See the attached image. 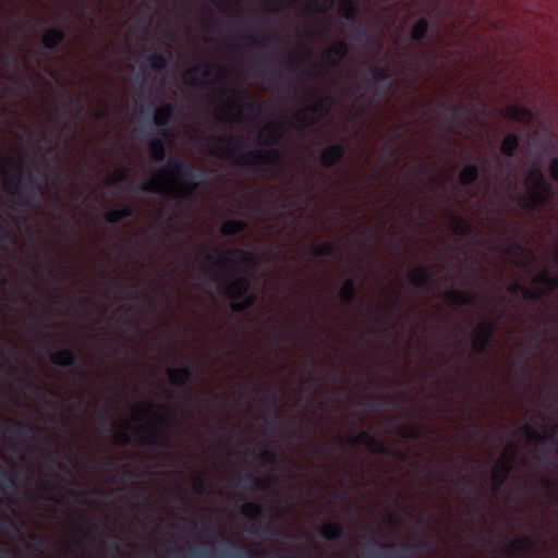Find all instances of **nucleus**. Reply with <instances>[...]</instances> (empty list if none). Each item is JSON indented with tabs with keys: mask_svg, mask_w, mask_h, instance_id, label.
Returning a JSON list of instances; mask_svg holds the SVG:
<instances>
[{
	"mask_svg": "<svg viewBox=\"0 0 558 558\" xmlns=\"http://www.w3.org/2000/svg\"><path fill=\"white\" fill-rule=\"evenodd\" d=\"M429 31V22L425 17H421L412 25L410 36L414 41L422 43L426 39Z\"/></svg>",
	"mask_w": 558,
	"mask_h": 558,
	"instance_id": "e433bc0d",
	"label": "nucleus"
},
{
	"mask_svg": "<svg viewBox=\"0 0 558 558\" xmlns=\"http://www.w3.org/2000/svg\"><path fill=\"white\" fill-rule=\"evenodd\" d=\"M398 434L407 439H418L422 436V433L414 427H402Z\"/></svg>",
	"mask_w": 558,
	"mask_h": 558,
	"instance_id": "052dcab7",
	"label": "nucleus"
},
{
	"mask_svg": "<svg viewBox=\"0 0 558 558\" xmlns=\"http://www.w3.org/2000/svg\"><path fill=\"white\" fill-rule=\"evenodd\" d=\"M450 228L456 235L461 238L471 236L474 232V227L462 217H452Z\"/></svg>",
	"mask_w": 558,
	"mask_h": 558,
	"instance_id": "f704fd0d",
	"label": "nucleus"
},
{
	"mask_svg": "<svg viewBox=\"0 0 558 558\" xmlns=\"http://www.w3.org/2000/svg\"><path fill=\"white\" fill-rule=\"evenodd\" d=\"M133 216H134V209L131 206L125 205L119 209L108 210L105 214V219L108 223L116 225V223H119L125 219L133 217Z\"/></svg>",
	"mask_w": 558,
	"mask_h": 558,
	"instance_id": "473e14b6",
	"label": "nucleus"
},
{
	"mask_svg": "<svg viewBox=\"0 0 558 558\" xmlns=\"http://www.w3.org/2000/svg\"><path fill=\"white\" fill-rule=\"evenodd\" d=\"M150 157L155 162H162L166 160L168 149L165 141L160 137L154 138L149 143Z\"/></svg>",
	"mask_w": 558,
	"mask_h": 558,
	"instance_id": "c9c22d12",
	"label": "nucleus"
},
{
	"mask_svg": "<svg viewBox=\"0 0 558 558\" xmlns=\"http://www.w3.org/2000/svg\"><path fill=\"white\" fill-rule=\"evenodd\" d=\"M50 362L57 366L80 368L81 363L75 351L61 348L50 354Z\"/></svg>",
	"mask_w": 558,
	"mask_h": 558,
	"instance_id": "5701e85b",
	"label": "nucleus"
},
{
	"mask_svg": "<svg viewBox=\"0 0 558 558\" xmlns=\"http://www.w3.org/2000/svg\"><path fill=\"white\" fill-rule=\"evenodd\" d=\"M167 374L172 385L177 387H183L190 384L194 378V368L190 365L182 366L180 368L168 367Z\"/></svg>",
	"mask_w": 558,
	"mask_h": 558,
	"instance_id": "393cba45",
	"label": "nucleus"
},
{
	"mask_svg": "<svg viewBox=\"0 0 558 558\" xmlns=\"http://www.w3.org/2000/svg\"><path fill=\"white\" fill-rule=\"evenodd\" d=\"M340 14L345 21L355 23L359 14L356 2L354 0H341Z\"/></svg>",
	"mask_w": 558,
	"mask_h": 558,
	"instance_id": "a19ab883",
	"label": "nucleus"
},
{
	"mask_svg": "<svg viewBox=\"0 0 558 558\" xmlns=\"http://www.w3.org/2000/svg\"><path fill=\"white\" fill-rule=\"evenodd\" d=\"M508 118L515 122L530 124L534 120V113L524 106L513 105L509 108Z\"/></svg>",
	"mask_w": 558,
	"mask_h": 558,
	"instance_id": "c756f323",
	"label": "nucleus"
},
{
	"mask_svg": "<svg viewBox=\"0 0 558 558\" xmlns=\"http://www.w3.org/2000/svg\"><path fill=\"white\" fill-rule=\"evenodd\" d=\"M520 144V136L517 133H509L501 143V151L507 157H513Z\"/></svg>",
	"mask_w": 558,
	"mask_h": 558,
	"instance_id": "c03bdc74",
	"label": "nucleus"
},
{
	"mask_svg": "<svg viewBox=\"0 0 558 558\" xmlns=\"http://www.w3.org/2000/svg\"><path fill=\"white\" fill-rule=\"evenodd\" d=\"M146 63L151 70L160 71L169 65V60L161 50H155L147 56Z\"/></svg>",
	"mask_w": 558,
	"mask_h": 558,
	"instance_id": "79ce46f5",
	"label": "nucleus"
},
{
	"mask_svg": "<svg viewBox=\"0 0 558 558\" xmlns=\"http://www.w3.org/2000/svg\"><path fill=\"white\" fill-rule=\"evenodd\" d=\"M83 522L86 529L80 525L77 520H72V525L75 531L82 533L81 537L76 538V543L80 545H84L85 541H92V531H99L98 524L93 522L90 519H84Z\"/></svg>",
	"mask_w": 558,
	"mask_h": 558,
	"instance_id": "2f4dec72",
	"label": "nucleus"
},
{
	"mask_svg": "<svg viewBox=\"0 0 558 558\" xmlns=\"http://www.w3.org/2000/svg\"><path fill=\"white\" fill-rule=\"evenodd\" d=\"M160 409L163 411H168L173 420L165 417L162 415L158 416V426H154L150 428L140 426L136 432V440L143 445H149L155 449H165L170 447L171 440L168 436L163 435L158 427L169 430L172 426L178 424V410H169L165 405H160Z\"/></svg>",
	"mask_w": 558,
	"mask_h": 558,
	"instance_id": "423d86ee",
	"label": "nucleus"
},
{
	"mask_svg": "<svg viewBox=\"0 0 558 558\" xmlns=\"http://www.w3.org/2000/svg\"><path fill=\"white\" fill-rule=\"evenodd\" d=\"M286 125L283 122L269 123L258 135V143L262 146L270 147L279 144L284 135Z\"/></svg>",
	"mask_w": 558,
	"mask_h": 558,
	"instance_id": "6ab92c4d",
	"label": "nucleus"
},
{
	"mask_svg": "<svg viewBox=\"0 0 558 558\" xmlns=\"http://www.w3.org/2000/svg\"><path fill=\"white\" fill-rule=\"evenodd\" d=\"M247 228V223L242 219H229L223 222L221 227V234L226 236H233Z\"/></svg>",
	"mask_w": 558,
	"mask_h": 558,
	"instance_id": "4c0bfd02",
	"label": "nucleus"
},
{
	"mask_svg": "<svg viewBox=\"0 0 558 558\" xmlns=\"http://www.w3.org/2000/svg\"><path fill=\"white\" fill-rule=\"evenodd\" d=\"M512 471V465L508 461L507 457L504 454L494 465L493 474L490 477L492 488L494 492H499L507 478L509 477Z\"/></svg>",
	"mask_w": 558,
	"mask_h": 558,
	"instance_id": "412c9836",
	"label": "nucleus"
},
{
	"mask_svg": "<svg viewBox=\"0 0 558 558\" xmlns=\"http://www.w3.org/2000/svg\"><path fill=\"white\" fill-rule=\"evenodd\" d=\"M446 302L452 310L472 311L476 305V295L463 291H449Z\"/></svg>",
	"mask_w": 558,
	"mask_h": 558,
	"instance_id": "aec40b11",
	"label": "nucleus"
},
{
	"mask_svg": "<svg viewBox=\"0 0 558 558\" xmlns=\"http://www.w3.org/2000/svg\"><path fill=\"white\" fill-rule=\"evenodd\" d=\"M161 173L167 174L175 184V192L169 194L170 198L192 202L198 189V179L202 170L194 168L190 162L180 157H171L168 166L161 168Z\"/></svg>",
	"mask_w": 558,
	"mask_h": 558,
	"instance_id": "7ed1b4c3",
	"label": "nucleus"
},
{
	"mask_svg": "<svg viewBox=\"0 0 558 558\" xmlns=\"http://www.w3.org/2000/svg\"><path fill=\"white\" fill-rule=\"evenodd\" d=\"M65 38H66V33L63 29H61L59 27L49 28L44 34V37H43L44 48L48 52L58 51L61 48Z\"/></svg>",
	"mask_w": 558,
	"mask_h": 558,
	"instance_id": "a878e982",
	"label": "nucleus"
},
{
	"mask_svg": "<svg viewBox=\"0 0 558 558\" xmlns=\"http://www.w3.org/2000/svg\"><path fill=\"white\" fill-rule=\"evenodd\" d=\"M410 283L417 292H427L437 282V272L429 266L417 267L409 274Z\"/></svg>",
	"mask_w": 558,
	"mask_h": 558,
	"instance_id": "ddd939ff",
	"label": "nucleus"
},
{
	"mask_svg": "<svg viewBox=\"0 0 558 558\" xmlns=\"http://www.w3.org/2000/svg\"><path fill=\"white\" fill-rule=\"evenodd\" d=\"M330 23L327 22V21H320L319 23H317L313 28H312V32L313 34L315 35H322V34H327L330 32Z\"/></svg>",
	"mask_w": 558,
	"mask_h": 558,
	"instance_id": "680f3d73",
	"label": "nucleus"
},
{
	"mask_svg": "<svg viewBox=\"0 0 558 558\" xmlns=\"http://www.w3.org/2000/svg\"><path fill=\"white\" fill-rule=\"evenodd\" d=\"M480 177V169L476 165L465 166L459 173V181L462 185H472Z\"/></svg>",
	"mask_w": 558,
	"mask_h": 558,
	"instance_id": "37998d69",
	"label": "nucleus"
},
{
	"mask_svg": "<svg viewBox=\"0 0 558 558\" xmlns=\"http://www.w3.org/2000/svg\"><path fill=\"white\" fill-rule=\"evenodd\" d=\"M31 538L34 541L36 549L46 550L48 548V542L43 536L32 533Z\"/></svg>",
	"mask_w": 558,
	"mask_h": 558,
	"instance_id": "e2e57ef3",
	"label": "nucleus"
},
{
	"mask_svg": "<svg viewBox=\"0 0 558 558\" xmlns=\"http://www.w3.org/2000/svg\"><path fill=\"white\" fill-rule=\"evenodd\" d=\"M175 107L173 105H166L155 114V123L158 126H167L174 118Z\"/></svg>",
	"mask_w": 558,
	"mask_h": 558,
	"instance_id": "a18cd8bd",
	"label": "nucleus"
},
{
	"mask_svg": "<svg viewBox=\"0 0 558 558\" xmlns=\"http://www.w3.org/2000/svg\"><path fill=\"white\" fill-rule=\"evenodd\" d=\"M0 487L3 492L15 487V481L0 462Z\"/></svg>",
	"mask_w": 558,
	"mask_h": 558,
	"instance_id": "3c124183",
	"label": "nucleus"
},
{
	"mask_svg": "<svg viewBox=\"0 0 558 558\" xmlns=\"http://www.w3.org/2000/svg\"><path fill=\"white\" fill-rule=\"evenodd\" d=\"M253 459L263 465H275L279 463L280 454L274 449H263L253 452Z\"/></svg>",
	"mask_w": 558,
	"mask_h": 558,
	"instance_id": "ea45409f",
	"label": "nucleus"
},
{
	"mask_svg": "<svg viewBox=\"0 0 558 558\" xmlns=\"http://www.w3.org/2000/svg\"><path fill=\"white\" fill-rule=\"evenodd\" d=\"M527 549L535 550L536 544L532 537L523 536L511 542L507 550V555L510 558H517Z\"/></svg>",
	"mask_w": 558,
	"mask_h": 558,
	"instance_id": "c85d7f7f",
	"label": "nucleus"
},
{
	"mask_svg": "<svg viewBox=\"0 0 558 558\" xmlns=\"http://www.w3.org/2000/svg\"><path fill=\"white\" fill-rule=\"evenodd\" d=\"M242 513L253 521L251 526V533L254 535L262 536L265 539L275 538L279 533L276 529H272L265 521L268 511L258 504L255 502H245L241 508Z\"/></svg>",
	"mask_w": 558,
	"mask_h": 558,
	"instance_id": "6e6552de",
	"label": "nucleus"
},
{
	"mask_svg": "<svg viewBox=\"0 0 558 558\" xmlns=\"http://www.w3.org/2000/svg\"><path fill=\"white\" fill-rule=\"evenodd\" d=\"M348 53L349 45L343 39H338L324 52L323 58L330 68L337 69Z\"/></svg>",
	"mask_w": 558,
	"mask_h": 558,
	"instance_id": "a211bd4d",
	"label": "nucleus"
},
{
	"mask_svg": "<svg viewBox=\"0 0 558 558\" xmlns=\"http://www.w3.org/2000/svg\"><path fill=\"white\" fill-rule=\"evenodd\" d=\"M521 294L525 300H538L545 295V291L542 289L532 290L531 288L523 286Z\"/></svg>",
	"mask_w": 558,
	"mask_h": 558,
	"instance_id": "6e6d98bb",
	"label": "nucleus"
},
{
	"mask_svg": "<svg viewBox=\"0 0 558 558\" xmlns=\"http://www.w3.org/2000/svg\"><path fill=\"white\" fill-rule=\"evenodd\" d=\"M268 423L271 430H276V428L280 426L281 435L289 438L298 439L299 442L303 439L301 427L295 422L282 421L279 418V416H275L271 417Z\"/></svg>",
	"mask_w": 558,
	"mask_h": 558,
	"instance_id": "b1692460",
	"label": "nucleus"
},
{
	"mask_svg": "<svg viewBox=\"0 0 558 558\" xmlns=\"http://www.w3.org/2000/svg\"><path fill=\"white\" fill-rule=\"evenodd\" d=\"M208 146L211 155L250 167L267 177L271 175L283 160V153L280 149H246L248 140L243 136H217Z\"/></svg>",
	"mask_w": 558,
	"mask_h": 558,
	"instance_id": "f257e3e1",
	"label": "nucleus"
},
{
	"mask_svg": "<svg viewBox=\"0 0 558 558\" xmlns=\"http://www.w3.org/2000/svg\"><path fill=\"white\" fill-rule=\"evenodd\" d=\"M333 106L335 99L332 96H320L315 102L293 114V126L303 130L317 124L323 118L330 113Z\"/></svg>",
	"mask_w": 558,
	"mask_h": 558,
	"instance_id": "0eeeda50",
	"label": "nucleus"
},
{
	"mask_svg": "<svg viewBox=\"0 0 558 558\" xmlns=\"http://www.w3.org/2000/svg\"><path fill=\"white\" fill-rule=\"evenodd\" d=\"M250 484H254L259 490H266L267 489V482L266 481H260V480H256V478H252L251 474H247L245 476V478L241 480L239 482V486L244 489V490H247L251 485Z\"/></svg>",
	"mask_w": 558,
	"mask_h": 558,
	"instance_id": "603ef678",
	"label": "nucleus"
},
{
	"mask_svg": "<svg viewBox=\"0 0 558 558\" xmlns=\"http://www.w3.org/2000/svg\"><path fill=\"white\" fill-rule=\"evenodd\" d=\"M216 68L221 74L227 75L229 71L221 65L218 64H197L193 65L186 70L184 73V82L190 86H201L204 82L199 78V75L203 77L210 76V69Z\"/></svg>",
	"mask_w": 558,
	"mask_h": 558,
	"instance_id": "2eb2a0df",
	"label": "nucleus"
},
{
	"mask_svg": "<svg viewBox=\"0 0 558 558\" xmlns=\"http://www.w3.org/2000/svg\"><path fill=\"white\" fill-rule=\"evenodd\" d=\"M23 159H5L3 162L8 165L14 173L3 171L5 179L4 187L7 193L23 209H31L41 201L46 186L47 175L46 168H38V172L43 173V178H37L32 171L27 172L25 180L23 179Z\"/></svg>",
	"mask_w": 558,
	"mask_h": 558,
	"instance_id": "f03ea898",
	"label": "nucleus"
},
{
	"mask_svg": "<svg viewBox=\"0 0 558 558\" xmlns=\"http://www.w3.org/2000/svg\"><path fill=\"white\" fill-rule=\"evenodd\" d=\"M551 272L549 270H542L541 272H538L535 277H534V281L536 283H539L542 286H545L547 281L550 280V277H551Z\"/></svg>",
	"mask_w": 558,
	"mask_h": 558,
	"instance_id": "69168bd1",
	"label": "nucleus"
},
{
	"mask_svg": "<svg viewBox=\"0 0 558 558\" xmlns=\"http://www.w3.org/2000/svg\"><path fill=\"white\" fill-rule=\"evenodd\" d=\"M496 332L493 322L481 323L472 332V347L476 354H486L492 347V340Z\"/></svg>",
	"mask_w": 558,
	"mask_h": 558,
	"instance_id": "9b49d317",
	"label": "nucleus"
},
{
	"mask_svg": "<svg viewBox=\"0 0 558 558\" xmlns=\"http://www.w3.org/2000/svg\"><path fill=\"white\" fill-rule=\"evenodd\" d=\"M367 72L372 76L373 81L385 84L389 83L390 74L386 68L371 66Z\"/></svg>",
	"mask_w": 558,
	"mask_h": 558,
	"instance_id": "8fccbe9b",
	"label": "nucleus"
},
{
	"mask_svg": "<svg viewBox=\"0 0 558 558\" xmlns=\"http://www.w3.org/2000/svg\"><path fill=\"white\" fill-rule=\"evenodd\" d=\"M340 299L348 305H352L356 301L357 289L354 277H349L339 291Z\"/></svg>",
	"mask_w": 558,
	"mask_h": 558,
	"instance_id": "7c9ffc66",
	"label": "nucleus"
},
{
	"mask_svg": "<svg viewBox=\"0 0 558 558\" xmlns=\"http://www.w3.org/2000/svg\"><path fill=\"white\" fill-rule=\"evenodd\" d=\"M549 173L554 181L558 182V157H555L549 163Z\"/></svg>",
	"mask_w": 558,
	"mask_h": 558,
	"instance_id": "774afa93",
	"label": "nucleus"
},
{
	"mask_svg": "<svg viewBox=\"0 0 558 558\" xmlns=\"http://www.w3.org/2000/svg\"><path fill=\"white\" fill-rule=\"evenodd\" d=\"M543 289L546 292H553L558 289V276L551 275L550 280L546 282Z\"/></svg>",
	"mask_w": 558,
	"mask_h": 558,
	"instance_id": "338daca9",
	"label": "nucleus"
},
{
	"mask_svg": "<svg viewBox=\"0 0 558 558\" xmlns=\"http://www.w3.org/2000/svg\"><path fill=\"white\" fill-rule=\"evenodd\" d=\"M1 58L9 68H12L14 70L20 69L21 59L17 54L9 52V53H3L1 56Z\"/></svg>",
	"mask_w": 558,
	"mask_h": 558,
	"instance_id": "4d7b16f0",
	"label": "nucleus"
},
{
	"mask_svg": "<svg viewBox=\"0 0 558 558\" xmlns=\"http://www.w3.org/2000/svg\"><path fill=\"white\" fill-rule=\"evenodd\" d=\"M410 548L412 549L413 556L415 557V556L428 550L430 548V546L427 543L415 542L410 545Z\"/></svg>",
	"mask_w": 558,
	"mask_h": 558,
	"instance_id": "0e129e2a",
	"label": "nucleus"
},
{
	"mask_svg": "<svg viewBox=\"0 0 558 558\" xmlns=\"http://www.w3.org/2000/svg\"><path fill=\"white\" fill-rule=\"evenodd\" d=\"M435 113L445 119L448 129H461L469 117L468 110L459 101L448 97L438 101Z\"/></svg>",
	"mask_w": 558,
	"mask_h": 558,
	"instance_id": "1a4fd4ad",
	"label": "nucleus"
},
{
	"mask_svg": "<svg viewBox=\"0 0 558 558\" xmlns=\"http://www.w3.org/2000/svg\"><path fill=\"white\" fill-rule=\"evenodd\" d=\"M260 41H262L260 36H252L247 40H244L243 37H238V38L229 39L227 43L230 46H241V45L250 46L252 44L258 45V44H260Z\"/></svg>",
	"mask_w": 558,
	"mask_h": 558,
	"instance_id": "5fc2aeb1",
	"label": "nucleus"
},
{
	"mask_svg": "<svg viewBox=\"0 0 558 558\" xmlns=\"http://www.w3.org/2000/svg\"><path fill=\"white\" fill-rule=\"evenodd\" d=\"M340 250V245L335 241H326L322 245L314 247V254L317 257L335 258Z\"/></svg>",
	"mask_w": 558,
	"mask_h": 558,
	"instance_id": "58836bf2",
	"label": "nucleus"
},
{
	"mask_svg": "<svg viewBox=\"0 0 558 558\" xmlns=\"http://www.w3.org/2000/svg\"><path fill=\"white\" fill-rule=\"evenodd\" d=\"M119 293L121 294V296L123 299H128V300H134L136 298H138L140 295V290L134 287V286H125V284H120L117 287Z\"/></svg>",
	"mask_w": 558,
	"mask_h": 558,
	"instance_id": "864d4df0",
	"label": "nucleus"
},
{
	"mask_svg": "<svg viewBox=\"0 0 558 558\" xmlns=\"http://www.w3.org/2000/svg\"><path fill=\"white\" fill-rule=\"evenodd\" d=\"M207 492V484L204 477H196L193 483V494L203 496Z\"/></svg>",
	"mask_w": 558,
	"mask_h": 558,
	"instance_id": "bf43d9fd",
	"label": "nucleus"
},
{
	"mask_svg": "<svg viewBox=\"0 0 558 558\" xmlns=\"http://www.w3.org/2000/svg\"><path fill=\"white\" fill-rule=\"evenodd\" d=\"M388 547L387 545H374L369 547L367 550L363 551L364 558H412L413 551L410 546H399L395 548L392 551H386L384 548Z\"/></svg>",
	"mask_w": 558,
	"mask_h": 558,
	"instance_id": "dca6fc26",
	"label": "nucleus"
},
{
	"mask_svg": "<svg viewBox=\"0 0 558 558\" xmlns=\"http://www.w3.org/2000/svg\"><path fill=\"white\" fill-rule=\"evenodd\" d=\"M320 536L326 541H337L345 538L347 535L343 527L339 523H325L319 532Z\"/></svg>",
	"mask_w": 558,
	"mask_h": 558,
	"instance_id": "72a5a7b5",
	"label": "nucleus"
},
{
	"mask_svg": "<svg viewBox=\"0 0 558 558\" xmlns=\"http://www.w3.org/2000/svg\"><path fill=\"white\" fill-rule=\"evenodd\" d=\"M217 95L222 97L231 98V102L228 104L227 109L232 113V120L236 122L247 121L244 112L251 114V119L259 116L263 112V106L259 101L254 100L250 97L248 93L244 88H222L217 92Z\"/></svg>",
	"mask_w": 558,
	"mask_h": 558,
	"instance_id": "39448f33",
	"label": "nucleus"
},
{
	"mask_svg": "<svg viewBox=\"0 0 558 558\" xmlns=\"http://www.w3.org/2000/svg\"><path fill=\"white\" fill-rule=\"evenodd\" d=\"M527 196L522 197L521 207L531 215L542 213L551 205L555 190L553 184L547 182L544 173L537 167L532 168L526 177Z\"/></svg>",
	"mask_w": 558,
	"mask_h": 558,
	"instance_id": "20e7f679",
	"label": "nucleus"
},
{
	"mask_svg": "<svg viewBox=\"0 0 558 558\" xmlns=\"http://www.w3.org/2000/svg\"><path fill=\"white\" fill-rule=\"evenodd\" d=\"M252 288V280L250 277L242 275L233 280H231L229 283H227L222 289V294L231 300L232 302L239 301L243 299L244 295L247 294V292L251 291Z\"/></svg>",
	"mask_w": 558,
	"mask_h": 558,
	"instance_id": "4468645a",
	"label": "nucleus"
},
{
	"mask_svg": "<svg viewBox=\"0 0 558 558\" xmlns=\"http://www.w3.org/2000/svg\"><path fill=\"white\" fill-rule=\"evenodd\" d=\"M347 442L350 446L357 447L361 445L367 446L368 450L375 454H391V449L386 444L379 441L371 432L362 430L359 434L349 433Z\"/></svg>",
	"mask_w": 558,
	"mask_h": 558,
	"instance_id": "f8f14e48",
	"label": "nucleus"
},
{
	"mask_svg": "<svg viewBox=\"0 0 558 558\" xmlns=\"http://www.w3.org/2000/svg\"><path fill=\"white\" fill-rule=\"evenodd\" d=\"M256 303V296L250 292L239 301L231 303V308L235 313H245L252 310Z\"/></svg>",
	"mask_w": 558,
	"mask_h": 558,
	"instance_id": "de8ad7c7",
	"label": "nucleus"
},
{
	"mask_svg": "<svg viewBox=\"0 0 558 558\" xmlns=\"http://www.w3.org/2000/svg\"><path fill=\"white\" fill-rule=\"evenodd\" d=\"M45 490H57V489H63L64 493L69 496L74 498L78 504L86 505L90 501L92 496L96 493L92 489H72L66 486L59 485L57 481V476L54 474L51 475V478L48 480L44 484Z\"/></svg>",
	"mask_w": 558,
	"mask_h": 558,
	"instance_id": "f3484780",
	"label": "nucleus"
},
{
	"mask_svg": "<svg viewBox=\"0 0 558 558\" xmlns=\"http://www.w3.org/2000/svg\"><path fill=\"white\" fill-rule=\"evenodd\" d=\"M219 257L214 254H207L205 256V264H210L215 268L220 267L221 265H227L230 267H239L241 264L246 266H254L255 263L251 257L250 253L244 250L233 248V250H225L219 251Z\"/></svg>",
	"mask_w": 558,
	"mask_h": 558,
	"instance_id": "9d476101",
	"label": "nucleus"
},
{
	"mask_svg": "<svg viewBox=\"0 0 558 558\" xmlns=\"http://www.w3.org/2000/svg\"><path fill=\"white\" fill-rule=\"evenodd\" d=\"M0 432H9L13 437L17 438H35L41 436L36 428L19 421L14 422L12 426L0 423Z\"/></svg>",
	"mask_w": 558,
	"mask_h": 558,
	"instance_id": "bb28decb",
	"label": "nucleus"
},
{
	"mask_svg": "<svg viewBox=\"0 0 558 558\" xmlns=\"http://www.w3.org/2000/svg\"><path fill=\"white\" fill-rule=\"evenodd\" d=\"M65 97L66 99L69 100L70 105L72 106V108L74 109V111L77 113V114H83L84 113V106L81 101V99L74 95H72L71 93L66 92L65 93Z\"/></svg>",
	"mask_w": 558,
	"mask_h": 558,
	"instance_id": "13d9d810",
	"label": "nucleus"
},
{
	"mask_svg": "<svg viewBox=\"0 0 558 558\" xmlns=\"http://www.w3.org/2000/svg\"><path fill=\"white\" fill-rule=\"evenodd\" d=\"M462 483V493L465 497L475 504L483 502L482 486L473 478L460 477Z\"/></svg>",
	"mask_w": 558,
	"mask_h": 558,
	"instance_id": "cd10ccee",
	"label": "nucleus"
},
{
	"mask_svg": "<svg viewBox=\"0 0 558 558\" xmlns=\"http://www.w3.org/2000/svg\"><path fill=\"white\" fill-rule=\"evenodd\" d=\"M335 0H308L305 11L307 13H326L333 8Z\"/></svg>",
	"mask_w": 558,
	"mask_h": 558,
	"instance_id": "49530a36",
	"label": "nucleus"
},
{
	"mask_svg": "<svg viewBox=\"0 0 558 558\" xmlns=\"http://www.w3.org/2000/svg\"><path fill=\"white\" fill-rule=\"evenodd\" d=\"M345 146L341 143H333L323 149L319 161L325 168H331L342 161L345 155Z\"/></svg>",
	"mask_w": 558,
	"mask_h": 558,
	"instance_id": "4be33fe9",
	"label": "nucleus"
},
{
	"mask_svg": "<svg viewBox=\"0 0 558 558\" xmlns=\"http://www.w3.org/2000/svg\"><path fill=\"white\" fill-rule=\"evenodd\" d=\"M520 430L526 436L531 442H542L549 438L547 433H542L535 429L530 424L525 423Z\"/></svg>",
	"mask_w": 558,
	"mask_h": 558,
	"instance_id": "09e8293b",
	"label": "nucleus"
}]
</instances>
